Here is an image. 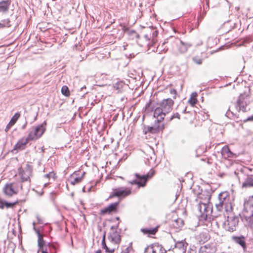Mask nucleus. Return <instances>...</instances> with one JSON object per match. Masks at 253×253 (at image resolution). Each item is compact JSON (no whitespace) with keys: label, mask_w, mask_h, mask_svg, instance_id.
Segmentation results:
<instances>
[{"label":"nucleus","mask_w":253,"mask_h":253,"mask_svg":"<svg viewBox=\"0 0 253 253\" xmlns=\"http://www.w3.org/2000/svg\"><path fill=\"white\" fill-rule=\"evenodd\" d=\"M119 222L115 226H111L108 234V238L110 243L107 246L105 243V235L104 234L102 240V247L106 253H112L116 249H118L121 241L120 231L118 230Z\"/></svg>","instance_id":"obj_1"},{"label":"nucleus","mask_w":253,"mask_h":253,"mask_svg":"<svg viewBox=\"0 0 253 253\" xmlns=\"http://www.w3.org/2000/svg\"><path fill=\"white\" fill-rule=\"evenodd\" d=\"M46 123L44 121L41 125L32 127L27 135L28 139L35 141L41 138L46 130Z\"/></svg>","instance_id":"obj_2"},{"label":"nucleus","mask_w":253,"mask_h":253,"mask_svg":"<svg viewBox=\"0 0 253 253\" xmlns=\"http://www.w3.org/2000/svg\"><path fill=\"white\" fill-rule=\"evenodd\" d=\"M22 185L19 182H13L7 183L3 187V193L8 196L12 197L18 193L19 188H22Z\"/></svg>","instance_id":"obj_3"},{"label":"nucleus","mask_w":253,"mask_h":253,"mask_svg":"<svg viewBox=\"0 0 253 253\" xmlns=\"http://www.w3.org/2000/svg\"><path fill=\"white\" fill-rule=\"evenodd\" d=\"M155 174V170L151 169V170L146 175L141 176L138 173L134 174L135 177L138 180H134L129 181V183L131 185L136 184L138 187H145L147 184L148 180L151 178Z\"/></svg>","instance_id":"obj_4"},{"label":"nucleus","mask_w":253,"mask_h":253,"mask_svg":"<svg viewBox=\"0 0 253 253\" xmlns=\"http://www.w3.org/2000/svg\"><path fill=\"white\" fill-rule=\"evenodd\" d=\"M215 200H216V198H212L211 194L207 191H202L199 193L196 199L199 206H211V203H213Z\"/></svg>","instance_id":"obj_5"},{"label":"nucleus","mask_w":253,"mask_h":253,"mask_svg":"<svg viewBox=\"0 0 253 253\" xmlns=\"http://www.w3.org/2000/svg\"><path fill=\"white\" fill-rule=\"evenodd\" d=\"M239 221V216L237 215H228L227 220L223 223L224 228L229 232H233L236 230Z\"/></svg>","instance_id":"obj_6"},{"label":"nucleus","mask_w":253,"mask_h":253,"mask_svg":"<svg viewBox=\"0 0 253 253\" xmlns=\"http://www.w3.org/2000/svg\"><path fill=\"white\" fill-rule=\"evenodd\" d=\"M231 204L230 195L227 192H223L219 194L218 198L211 203V206H231Z\"/></svg>","instance_id":"obj_7"},{"label":"nucleus","mask_w":253,"mask_h":253,"mask_svg":"<svg viewBox=\"0 0 253 253\" xmlns=\"http://www.w3.org/2000/svg\"><path fill=\"white\" fill-rule=\"evenodd\" d=\"M162 121H158L157 120L153 126H146L143 129V133L146 134L148 133L152 134H157L160 132H163L165 127V125L162 123Z\"/></svg>","instance_id":"obj_8"},{"label":"nucleus","mask_w":253,"mask_h":253,"mask_svg":"<svg viewBox=\"0 0 253 253\" xmlns=\"http://www.w3.org/2000/svg\"><path fill=\"white\" fill-rule=\"evenodd\" d=\"M131 193V190L130 188H118L113 190L112 194L109 196V199L114 197H117L119 199L124 198L129 196Z\"/></svg>","instance_id":"obj_9"},{"label":"nucleus","mask_w":253,"mask_h":253,"mask_svg":"<svg viewBox=\"0 0 253 253\" xmlns=\"http://www.w3.org/2000/svg\"><path fill=\"white\" fill-rule=\"evenodd\" d=\"M85 172H81L80 170L75 171L70 177V183L73 185H75L81 182L84 178Z\"/></svg>","instance_id":"obj_10"},{"label":"nucleus","mask_w":253,"mask_h":253,"mask_svg":"<svg viewBox=\"0 0 253 253\" xmlns=\"http://www.w3.org/2000/svg\"><path fill=\"white\" fill-rule=\"evenodd\" d=\"M151 252L152 253H166L167 251L161 245L154 243L145 249V253H150Z\"/></svg>","instance_id":"obj_11"},{"label":"nucleus","mask_w":253,"mask_h":253,"mask_svg":"<svg viewBox=\"0 0 253 253\" xmlns=\"http://www.w3.org/2000/svg\"><path fill=\"white\" fill-rule=\"evenodd\" d=\"M173 104L174 101L170 98L164 99L159 103L160 107L166 113L172 110Z\"/></svg>","instance_id":"obj_12"},{"label":"nucleus","mask_w":253,"mask_h":253,"mask_svg":"<svg viewBox=\"0 0 253 253\" xmlns=\"http://www.w3.org/2000/svg\"><path fill=\"white\" fill-rule=\"evenodd\" d=\"M31 173V170L28 167L20 168L19 169L18 174L20 176L22 182L30 181Z\"/></svg>","instance_id":"obj_13"},{"label":"nucleus","mask_w":253,"mask_h":253,"mask_svg":"<svg viewBox=\"0 0 253 253\" xmlns=\"http://www.w3.org/2000/svg\"><path fill=\"white\" fill-rule=\"evenodd\" d=\"M199 210L202 212L201 218L205 220L211 219L212 215L213 207H199Z\"/></svg>","instance_id":"obj_14"},{"label":"nucleus","mask_w":253,"mask_h":253,"mask_svg":"<svg viewBox=\"0 0 253 253\" xmlns=\"http://www.w3.org/2000/svg\"><path fill=\"white\" fill-rule=\"evenodd\" d=\"M249 98L247 95H241L237 101V104L240 110L243 112L247 111V104L249 102Z\"/></svg>","instance_id":"obj_15"},{"label":"nucleus","mask_w":253,"mask_h":253,"mask_svg":"<svg viewBox=\"0 0 253 253\" xmlns=\"http://www.w3.org/2000/svg\"><path fill=\"white\" fill-rule=\"evenodd\" d=\"M221 153L223 158L225 159H230L232 158H235L237 157L236 154L232 152L228 146H224L221 150Z\"/></svg>","instance_id":"obj_16"},{"label":"nucleus","mask_w":253,"mask_h":253,"mask_svg":"<svg viewBox=\"0 0 253 253\" xmlns=\"http://www.w3.org/2000/svg\"><path fill=\"white\" fill-rule=\"evenodd\" d=\"M29 141H30V140L29 139H28L27 137L26 138H21L14 145L13 151L24 150L26 148V145Z\"/></svg>","instance_id":"obj_17"},{"label":"nucleus","mask_w":253,"mask_h":253,"mask_svg":"<svg viewBox=\"0 0 253 253\" xmlns=\"http://www.w3.org/2000/svg\"><path fill=\"white\" fill-rule=\"evenodd\" d=\"M166 113L163 110V109L160 107H157L154 112V117L158 121H163L166 116Z\"/></svg>","instance_id":"obj_18"},{"label":"nucleus","mask_w":253,"mask_h":253,"mask_svg":"<svg viewBox=\"0 0 253 253\" xmlns=\"http://www.w3.org/2000/svg\"><path fill=\"white\" fill-rule=\"evenodd\" d=\"M232 240L234 242L240 245L243 248L244 251L246 249V244L245 237L244 236H233Z\"/></svg>","instance_id":"obj_19"},{"label":"nucleus","mask_w":253,"mask_h":253,"mask_svg":"<svg viewBox=\"0 0 253 253\" xmlns=\"http://www.w3.org/2000/svg\"><path fill=\"white\" fill-rule=\"evenodd\" d=\"M20 113L19 112L16 113L12 117L10 122L6 126L5 128V131L7 132L9 129L16 123L17 121L20 117Z\"/></svg>","instance_id":"obj_20"},{"label":"nucleus","mask_w":253,"mask_h":253,"mask_svg":"<svg viewBox=\"0 0 253 253\" xmlns=\"http://www.w3.org/2000/svg\"><path fill=\"white\" fill-rule=\"evenodd\" d=\"M250 187H253V175H249L242 183L243 189H246Z\"/></svg>","instance_id":"obj_21"},{"label":"nucleus","mask_w":253,"mask_h":253,"mask_svg":"<svg viewBox=\"0 0 253 253\" xmlns=\"http://www.w3.org/2000/svg\"><path fill=\"white\" fill-rule=\"evenodd\" d=\"M11 0H2L0 1V11L2 12H7L11 4Z\"/></svg>","instance_id":"obj_22"},{"label":"nucleus","mask_w":253,"mask_h":253,"mask_svg":"<svg viewBox=\"0 0 253 253\" xmlns=\"http://www.w3.org/2000/svg\"><path fill=\"white\" fill-rule=\"evenodd\" d=\"M117 207H107L100 210V214L101 215L110 214L117 212Z\"/></svg>","instance_id":"obj_23"},{"label":"nucleus","mask_w":253,"mask_h":253,"mask_svg":"<svg viewBox=\"0 0 253 253\" xmlns=\"http://www.w3.org/2000/svg\"><path fill=\"white\" fill-rule=\"evenodd\" d=\"M243 214L246 218H250L253 221V207H244Z\"/></svg>","instance_id":"obj_24"},{"label":"nucleus","mask_w":253,"mask_h":253,"mask_svg":"<svg viewBox=\"0 0 253 253\" xmlns=\"http://www.w3.org/2000/svg\"><path fill=\"white\" fill-rule=\"evenodd\" d=\"M158 226H157L155 228H141L140 231L144 234L147 235L148 236L151 235H155L158 231Z\"/></svg>","instance_id":"obj_25"},{"label":"nucleus","mask_w":253,"mask_h":253,"mask_svg":"<svg viewBox=\"0 0 253 253\" xmlns=\"http://www.w3.org/2000/svg\"><path fill=\"white\" fill-rule=\"evenodd\" d=\"M25 200L17 201L13 203H8L4 201L0 195V206H15V205L23 204Z\"/></svg>","instance_id":"obj_26"},{"label":"nucleus","mask_w":253,"mask_h":253,"mask_svg":"<svg viewBox=\"0 0 253 253\" xmlns=\"http://www.w3.org/2000/svg\"><path fill=\"white\" fill-rule=\"evenodd\" d=\"M199 252L200 253H213L214 250L211 245L207 244L201 247Z\"/></svg>","instance_id":"obj_27"},{"label":"nucleus","mask_w":253,"mask_h":253,"mask_svg":"<svg viewBox=\"0 0 253 253\" xmlns=\"http://www.w3.org/2000/svg\"><path fill=\"white\" fill-rule=\"evenodd\" d=\"M187 244L184 240L177 242L175 243V247L178 248L183 251V253L185 252Z\"/></svg>","instance_id":"obj_28"},{"label":"nucleus","mask_w":253,"mask_h":253,"mask_svg":"<svg viewBox=\"0 0 253 253\" xmlns=\"http://www.w3.org/2000/svg\"><path fill=\"white\" fill-rule=\"evenodd\" d=\"M36 234L38 237V245L39 249L44 248L45 246H44V241L43 239V235L40 233L39 230L36 231Z\"/></svg>","instance_id":"obj_29"},{"label":"nucleus","mask_w":253,"mask_h":253,"mask_svg":"<svg viewBox=\"0 0 253 253\" xmlns=\"http://www.w3.org/2000/svg\"><path fill=\"white\" fill-rule=\"evenodd\" d=\"M197 93L196 92H193L191 94L189 99L188 100L189 104L192 106H194L195 104L197 103Z\"/></svg>","instance_id":"obj_30"},{"label":"nucleus","mask_w":253,"mask_h":253,"mask_svg":"<svg viewBox=\"0 0 253 253\" xmlns=\"http://www.w3.org/2000/svg\"><path fill=\"white\" fill-rule=\"evenodd\" d=\"M44 248L48 250V252L49 253H56V252L57 247L53 244L48 243L45 245Z\"/></svg>","instance_id":"obj_31"},{"label":"nucleus","mask_w":253,"mask_h":253,"mask_svg":"<svg viewBox=\"0 0 253 253\" xmlns=\"http://www.w3.org/2000/svg\"><path fill=\"white\" fill-rule=\"evenodd\" d=\"M10 26V20L9 18L4 19L2 20L1 22H0V29L9 28Z\"/></svg>","instance_id":"obj_32"},{"label":"nucleus","mask_w":253,"mask_h":253,"mask_svg":"<svg viewBox=\"0 0 253 253\" xmlns=\"http://www.w3.org/2000/svg\"><path fill=\"white\" fill-rule=\"evenodd\" d=\"M172 225L175 228H180L183 226V221L181 218H177L173 221Z\"/></svg>","instance_id":"obj_33"},{"label":"nucleus","mask_w":253,"mask_h":253,"mask_svg":"<svg viewBox=\"0 0 253 253\" xmlns=\"http://www.w3.org/2000/svg\"><path fill=\"white\" fill-rule=\"evenodd\" d=\"M61 93L66 97H69L70 95V91L68 87L66 85H64L62 87Z\"/></svg>","instance_id":"obj_34"},{"label":"nucleus","mask_w":253,"mask_h":253,"mask_svg":"<svg viewBox=\"0 0 253 253\" xmlns=\"http://www.w3.org/2000/svg\"><path fill=\"white\" fill-rule=\"evenodd\" d=\"M187 46L184 44L182 42H181L180 44L178 45V51L180 53H183L187 51Z\"/></svg>","instance_id":"obj_35"},{"label":"nucleus","mask_w":253,"mask_h":253,"mask_svg":"<svg viewBox=\"0 0 253 253\" xmlns=\"http://www.w3.org/2000/svg\"><path fill=\"white\" fill-rule=\"evenodd\" d=\"M199 236L201 241L203 242L207 241L210 238L209 235L207 233H202Z\"/></svg>","instance_id":"obj_36"},{"label":"nucleus","mask_w":253,"mask_h":253,"mask_svg":"<svg viewBox=\"0 0 253 253\" xmlns=\"http://www.w3.org/2000/svg\"><path fill=\"white\" fill-rule=\"evenodd\" d=\"M192 60L195 63L198 65H201L203 62V59L198 56L194 57L192 58Z\"/></svg>","instance_id":"obj_37"},{"label":"nucleus","mask_w":253,"mask_h":253,"mask_svg":"<svg viewBox=\"0 0 253 253\" xmlns=\"http://www.w3.org/2000/svg\"><path fill=\"white\" fill-rule=\"evenodd\" d=\"M245 205L253 206V195L250 196L247 200L245 201Z\"/></svg>","instance_id":"obj_38"},{"label":"nucleus","mask_w":253,"mask_h":253,"mask_svg":"<svg viewBox=\"0 0 253 253\" xmlns=\"http://www.w3.org/2000/svg\"><path fill=\"white\" fill-rule=\"evenodd\" d=\"M176 119L177 120H180V115L178 113H174L172 116L169 118V121H171L172 120Z\"/></svg>","instance_id":"obj_39"},{"label":"nucleus","mask_w":253,"mask_h":253,"mask_svg":"<svg viewBox=\"0 0 253 253\" xmlns=\"http://www.w3.org/2000/svg\"><path fill=\"white\" fill-rule=\"evenodd\" d=\"M170 93L172 95H173V98L174 99L176 98V96L177 94V91L175 89H171L170 90Z\"/></svg>","instance_id":"obj_40"},{"label":"nucleus","mask_w":253,"mask_h":253,"mask_svg":"<svg viewBox=\"0 0 253 253\" xmlns=\"http://www.w3.org/2000/svg\"><path fill=\"white\" fill-rule=\"evenodd\" d=\"M36 218L38 220V223L39 224H42L43 223V221L42 219H41L39 215H36Z\"/></svg>","instance_id":"obj_41"},{"label":"nucleus","mask_w":253,"mask_h":253,"mask_svg":"<svg viewBox=\"0 0 253 253\" xmlns=\"http://www.w3.org/2000/svg\"><path fill=\"white\" fill-rule=\"evenodd\" d=\"M132 250V248L131 247H129L126 248L125 251L123 252L122 253H130V251Z\"/></svg>","instance_id":"obj_42"},{"label":"nucleus","mask_w":253,"mask_h":253,"mask_svg":"<svg viewBox=\"0 0 253 253\" xmlns=\"http://www.w3.org/2000/svg\"><path fill=\"white\" fill-rule=\"evenodd\" d=\"M39 251H41L42 253H49L48 252V250L45 249L44 247L40 249Z\"/></svg>","instance_id":"obj_43"},{"label":"nucleus","mask_w":253,"mask_h":253,"mask_svg":"<svg viewBox=\"0 0 253 253\" xmlns=\"http://www.w3.org/2000/svg\"><path fill=\"white\" fill-rule=\"evenodd\" d=\"M122 30L123 31L126 32V31H128V28L126 26H124L122 28Z\"/></svg>","instance_id":"obj_44"},{"label":"nucleus","mask_w":253,"mask_h":253,"mask_svg":"<svg viewBox=\"0 0 253 253\" xmlns=\"http://www.w3.org/2000/svg\"><path fill=\"white\" fill-rule=\"evenodd\" d=\"M35 225H36V223L35 222H33V229L34 230V231L36 232V231L37 230H39V229H37L36 227H35Z\"/></svg>","instance_id":"obj_45"},{"label":"nucleus","mask_w":253,"mask_h":253,"mask_svg":"<svg viewBox=\"0 0 253 253\" xmlns=\"http://www.w3.org/2000/svg\"><path fill=\"white\" fill-rule=\"evenodd\" d=\"M118 204H119V202L111 204L109 206H117Z\"/></svg>","instance_id":"obj_46"},{"label":"nucleus","mask_w":253,"mask_h":253,"mask_svg":"<svg viewBox=\"0 0 253 253\" xmlns=\"http://www.w3.org/2000/svg\"><path fill=\"white\" fill-rule=\"evenodd\" d=\"M247 121H253V116L251 117H249L247 119Z\"/></svg>","instance_id":"obj_47"},{"label":"nucleus","mask_w":253,"mask_h":253,"mask_svg":"<svg viewBox=\"0 0 253 253\" xmlns=\"http://www.w3.org/2000/svg\"><path fill=\"white\" fill-rule=\"evenodd\" d=\"M131 32L132 33H133V34H135L137 37H139V36L137 34V33L135 31H131Z\"/></svg>","instance_id":"obj_48"},{"label":"nucleus","mask_w":253,"mask_h":253,"mask_svg":"<svg viewBox=\"0 0 253 253\" xmlns=\"http://www.w3.org/2000/svg\"><path fill=\"white\" fill-rule=\"evenodd\" d=\"M223 207H218V206H217V207H215V208L218 210H220V209L222 208Z\"/></svg>","instance_id":"obj_49"},{"label":"nucleus","mask_w":253,"mask_h":253,"mask_svg":"<svg viewBox=\"0 0 253 253\" xmlns=\"http://www.w3.org/2000/svg\"><path fill=\"white\" fill-rule=\"evenodd\" d=\"M232 206H230V207H225V208H229L230 210H232ZM226 210L227 211L228 209L227 208L226 209Z\"/></svg>","instance_id":"obj_50"},{"label":"nucleus","mask_w":253,"mask_h":253,"mask_svg":"<svg viewBox=\"0 0 253 253\" xmlns=\"http://www.w3.org/2000/svg\"><path fill=\"white\" fill-rule=\"evenodd\" d=\"M95 253H101V251L99 250L96 251Z\"/></svg>","instance_id":"obj_51"},{"label":"nucleus","mask_w":253,"mask_h":253,"mask_svg":"<svg viewBox=\"0 0 253 253\" xmlns=\"http://www.w3.org/2000/svg\"><path fill=\"white\" fill-rule=\"evenodd\" d=\"M157 34H158V32L157 31H155L154 33H153V35H156V36L157 35Z\"/></svg>","instance_id":"obj_52"},{"label":"nucleus","mask_w":253,"mask_h":253,"mask_svg":"<svg viewBox=\"0 0 253 253\" xmlns=\"http://www.w3.org/2000/svg\"><path fill=\"white\" fill-rule=\"evenodd\" d=\"M116 219L117 220H120V218H119V217H117L116 218Z\"/></svg>","instance_id":"obj_53"},{"label":"nucleus","mask_w":253,"mask_h":253,"mask_svg":"<svg viewBox=\"0 0 253 253\" xmlns=\"http://www.w3.org/2000/svg\"><path fill=\"white\" fill-rule=\"evenodd\" d=\"M3 207H3V206L0 207V208L1 209H3Z\"/></svg>","instance_id":"obj_54"}]
</instances>
